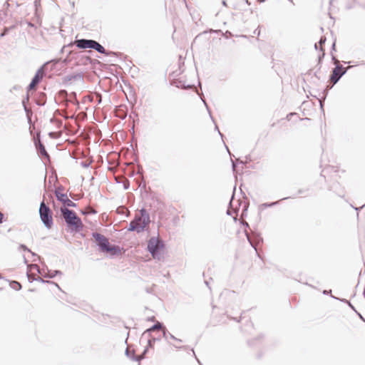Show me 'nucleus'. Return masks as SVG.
Returning a JSON list of instances; mask_svg holds the SVG:
<instances>
[{"label": "nucleus", "mask_w": 365, "mask_h": 365, "mask_svg": "<svg viewBox=\"0 0 365 365\" xmlns=\"http://www.w3.org/2000/svg\"><path fill=\"white\" fill-rule=\"evenodd\" d=\"M165 244L157 237H151L148 241L147 250L154 259H160Z\"/></svg>", "instance_id": "7ed1b4c3"}, {"label": "nucleus", "mask_w": 365, "mask_h": 365, "mask_svg": "<svg viewBox=\"0 0 365 365\" xmlns=\"http://www.w3.org/2000/svg\"><path fill=\"white\" fill-rule=\"evenodd\" d=\"M96 211L94 210V209H91L89 208V210L88 211H86V210H82L81 211V213L84 215H94V214H96Z\"/></svg>", "instance_id": "cd10ccee"}, {"label": "nucleus", "mask_w": 365, "mask_h": 365, "mask_svg": "<svg viewBox=\"0 0 365 365\" xmlns=\"http://www.w3.org/2000/svg\"><path fill=\"white\" fill-rule=\"evenodd\" d=\"M234 199V194L232 195V197H231V200L229 202V207H228V209L227 210V215H232V211L230 210V207H232V200Z\"/></svg>", "instance_id": "7c9ffc66"}, {"label": "nucleus", "mask_w": 365, "mask_h": 365, "mask_svg": "<svg viewBox=\"0 0 365 365\" xmlns=\"http://www.w3.org/2000/svg\"><path fill=\"white\" fill-rule=\"evenodd\" d=\"M63 187L59 186L58 189L55 190V196L58 201L63 203V206L68 208V207H76L77 204L71 201L68 199L67 195L66 193L60 192V190H63Z\"/></svg>", "instance_id": "0eeeda50"}, {"label": "nucleus", "mask_w": 365, "mask_h": 365, "mask_svg": "<svg viewBox=\"0 0 365 365\" xmlns=\"http://www.w3.org/2000/svg\"><path fill=\"white\" fill-rule=\"evenodd\" d=\"M364 207H365V204H364V205H362L361 207H354V209H355L356 210L359 211L360 209H362Z\"/></svg>", "instance_id": "13d9d810"}, {"label": "nucleus", "mask_w": 365, "mask_h": 365, "mask_svg": "<svg viewBox=\"0 0 365 365\" xmlns=\"http://www.w3.org/2000/svg\"><path fill=\"white\" fill-rule=\"evenodd\" d=\"M34 266L36 267L37 272L39 274H42V270L36 264H34Z\"/></svg>", "instance_id": "a18cd8bd"}, {"label": "nucleus", "mask_w": 365, "mask_h": 365, "mask_svg": "<svg viewBox=\"0 0 365 365\" xmlns=\"http://www.w3.org/2000/svg\"><path fill=\"white\" fill-rule=\"evenodd\" d=\"M26 276H27V278H28V280L29 282H32L34 281H37V282H40L41 283L52 284H54L56 287H57L59 289H61L60 287L58 286V284L53 281L45 280L39 277H31V276L29 272H26Z\"/></svg>", "instance_id": "dca6fc26"}, {"label": "nucleus", "mask_w": 365, "mask_h": 365, "mask_svg": "<svg viewBox=\"0 0 365 365\" xmlns=\"http://www.w3.org/2000/svg\"><path fill=\"white\" fill-rule=\"evenodd\" d=\"M279 201H275V202H264V203H262L259 205V209H265V208H267V207H274L276 205H277L279 203Z\"/></svg>", "instance_id": "5701e85b"}, {"label": "nucleus", "mask_w": 365, "mask_h": 365, "mask_svg": "<svg viewBox=\"0 0 365 365\" xmlns=\"http://www.w3.org/2000/svg\"><path fill=\"white\" fill-rule=\"evenodd\" d=\"M331 50V52L333 51H336V43H335V41L332 43Z\"/></svg>", "instance_id": "8fccbe9b"}, {"label": "nucleus", "mask_w": 365, "mask_h": 365, "mask_svg": "<svg viewBox=\"0 0 365 365\" xmlns=\"http://www.w3.org/2000/svg\"><path fill=\"white\" fill-rule=\"evenodd\" d=\"M149 349L150 348L148 346H145L143 351L139 356H137V355H135V353H133L132 356H131V360L139 362L140 360L145 359Z\"/></svg>", "instance_id": "a211bd4d"}, {"label": "nucleus", "mask_w": 365, "mask_h": 365, "mask_svg": "<svg viewBox=\"0 0 365 365\" xmlns=\"http://www.w3.org/2000/svg\"><path fill=\"white\" fill-rule=\"evenodd\" d=\"M314 48H315L316 50H317V49H318V46H317V43H315V44H314Z\"/></svg>", "instance_id": "338daca9"}, {"label": "nucleus", "mask_w": 365, "mask_h": 365, "mask_svg": "<svg viewBox=\"0 0 365 365\" xmlns=\"http://www.w3.org/2000/svg\"><path fill=\"white\" fill-rule=\"evenodd\" d=\"M176 86H177V87H180V88H190V85L185 86V85H184V84H183V85H180H180H177Z\"/></svg>", "instance_id": "49530a36"}, {"label": "nucleus", "mask_w": 365, "mask_h": 365, "mask_svg": "<svg viewBox=\"0 0 365 365\" xmlns=\"http://www.w3.org/2000/svg\"><path fill=\"white\" fill-rule=\"evenodd\" d=\"M348 68H344L339 63H336V66L332 68L331 74L329 76V81L336 84L339 81L341 78L346 74Z\"/></svg>", "instance_id": "423d86ee"}, {"label": "nucleus", "mask_w": 365, "mask_h": 365, "mask_svg": "<svg viewBox=\"0 0 365 365\" xmlns=\"http://www.w3.org/2000/svg\"><path fill=\"white\" fill-rule=\"evenodd\" d=\"M20 248L22 249L24 251L31 252L30 250L25 245L21 244L20 245Z\"/></svg>", "instance_id": "58836bf2"}, {"label": "nucleus", "mask_w": 365, "mask_h": 365, "mask_svg": "<svg viewBox=\"0 0 365 365\" xmlns=\"http://www.w3.org/2000/svg\"><path fill=\"white\" fill-rule=\"evenodd\" d=\"M191 351H192V354H193V356H194L195 357V359H197V362H198L199 364H200V361L198 360V359L197 358V356H196V355H195V351H194L193 348H192V349H191Z\"/></svg>", "instance_id": "603ef678"}, {"label": "nucleus", "mask_w": 365, "mask_h": 365, "mask_svg": "<svg viewBox=\"0 0 365 365\" xmlns=\"http://www.w3.org/2000/svg\"><path fill=\"white\" fill-rule=\"evenodd\" d=\"M23 107H24V111H25V113L26 114V117L28 118V120L29 122L31 120V115H32V111L31 110L30 108H29L27 107L26 105H24Z\"/></svg>", "instance_id": "a878e982"}, {"label": "nucleus", "mask_w": 365, "mask_h": 365, "mask_svg": "<svg viewBox=\"0 0 365 365\" xmlns=\"http://www.w3.org/2000/svg\"><path fill=\"white\" fill-rule=\"evenodd\" d=\"M91 161H82L81 162L80 165L83 167V168H88L90 167L91 164Z\"/></svg>", "instance_id": "c756f323"}, {"label": "nucleus", "mask_w": 365, "mask_h": 365, "mask_svg": "<svg viewBox=\"0 0 365 365\" xmlns=\"http://www.w3.org/2000/svg\"><path fill=\"white\" fill-rule=\"evenodd\" d=\"M50 121H51V123L57 122V123H58V127H60V126L61 125V124H62V121H61V120H57V119H56V118H53V117L51 118Z\"/></svg>", "instance_id": "c9c22d12"}, {"label": "nucleus", "mask_w": 365, "mask_h": 365, "mask_svg": "<svg viewBox=\"0 0 365 365\" xmlns=\"http://www.w3.org/2000/svg\"><path fill=\"white\" fill-rule=\"evenodd\" d=\"M55 135H56V133L54 132H50L48 133L49 137L53 138H56Z\"/></svg>", "instance_id": "3c124183"}, {"label": "nucleus", "mask_w": 365, "mask_h": 365, "mask_svg": "<svg viewBox=\"0 0 365 365\" xmlns=\"http://www.w3.org/2000/svg\"><path fill=\"white\" fill-rule=\"evenodd\" d=\"M322 293H323V294H324V295H327V294H330V296H331V295H332V294H331V289H329V290H326V289H325V290H324V291L322 292Z\"/></svg>", "instance_id": "a19ab883"}, {"label": "nucleus", "mask_w": 365, "mask_h": 365, "mask_svg": "<svg viewBox=\"0 0 365 365\" xmlns=\"http://www.w3.org/2000/svg\"><path fill=\"white\" fill-rule=\"evenodd\" d=\"M242 225H243L245 227H246V228H250V225H249L248 222H242Z\"/></svg>", "instance_id": "09e8293b"}, {"label": "nucleus", "mask_w": 365, "mask_h": 365, "mask_svg": "<svg viewBox=\"0 0 365 365\" xmlns=\"http://www.w3.org/2000/svg\"><path fill=\"white\" fill-rule=\"evenodd\" d=\"M232 161V170H235L236 167H237V163L234 160H231Z\"/></svg>", "instance_id": "c03bdc74"}, {"label": "nucleus", "mask_w": 365, "mask_h": 365, "mask_svg": "<svg viewBox=\"0 0 365 365\" xmlns=\"http://www.w3.org/2000/svg\"><path fill=\"white\" fill-rule=\"evenodd\" d=\"M321 51H322V55L319 56V61L320 62L322 61V59L324 58L325 53H324V50L323 48H321Z\"/></svg>", "instance_id": "ea45409f"}, {"label": "nucleus", "mask_w": 365, "mask_h": 365, "mask_svg": "<svg viewBox=\"0 0 365 365\" xmlns=\"http://www.w3.org/2000/svg\"><path fill=\"white\" fill-rule=\"evenodd\" d=\"M326 37L325 36H322L319 41V44L322 46L326 42Z\"/></svg>", "instance_id": "e433bc0d"}, {"label": "nucleus", "mask_w": 365, "mask_h": 365, "mask_svg": "<svg viewBox=\"0 0 365 365\" xmlns=\"http://www.w3.org/2000/svg\"><path fill=\"white\" fill-rule=\"evenodd\" d=\"M297 195H303L304 197L309 196L310 195L309 194V188H301V189H299L297 192Z\"/></svg>", "instance_id": "393cba45"}, {"label": "nucleus", "mask_w": 365, "mask_h": 365, "mask_svg": "<svg viewBox=\"0 0 365 365\" xmlns=\"http://www.w3.org/2000/svg\"><path fill=\"white\" fill-rule=\"evenodd\" d=\"M4 219V215L0 212V224L2 223Z\"/></svg>", "instance_id": "5fc2aeb1"}, {"label": "nucleus", "mask_w": 365, "mask_h": 365, "mask_svg": "<svg viewBox=\"0 0 365 365\" xmlns=\"http://www.w3.org/2000/svg\"><path fill=\"white\" fill-rule=\"evenodd\" d=\"M165 326L162 322H160L157 321L153 326H151L150 328L147 329L143 334V336H144L146 334H150L152 331H154L157 329H163Z\"/></svg>", "instance_id": "f3484780"}, {"label": "nucleus", "mask_w": 365, "mask_h": 365, "mask_svg": "<svg viewBox=\"0 0 365 365\" xmlns=\"http://www.w3.org/2000/svg\"><path fill=\"white\" fill-rule=\"evenodd\" d=\"M331 60L335 66H336V63H339V61L337 60L336 57L335 56H334L332 53H331Z\"/></svg>", "instance_id": "4c0bfd02"}, {"label": "nucleus", "mask_w": 365, "mask_h": 365, "mask_svg": "<svg viewBox=\"0 0 365 365\" xmlns=\"http://www.w3.org/2000/svg\"><path fill=\"white\" fill-rule=\"evenodd\" d=\"M29 101V95L27 93L26 97L22 100V105H23V106L24 105H26L28 103Z\"/></svg>", "instance_id": "f704fd0d"}, {"label": "nucleus", "mask_w": 365, "mask_h": 365, "mask_svg": "<svg viewBox=\"0 0 365 365\" xmlns=\"http://www.w3.org/2000/svg\"><path fill=\"white\" fill-rule=\"evenodd\" d=\"M205 284L207 285V287L210 289V287L209 285V281L205 280Z\"/></svg>", "instance_id": "4d7b16f0"}, {"label": "nucleus", "mask_w": 365, "mask_h": 365, "mask_svg": "<svg viewBox=\"0 0 365 365\" xmlns=\"http://www.w3.org/2000/svg\"><path fill=\"white\" fill-rule=\"evenodd\" d=\"M91 49L96 50L97 52L104 54L107 56H118V53L107 51L101 44H100L98 41H93V47Z\"/></svg>", "instance_id": "9d476101"}, {"label": "nucleus", "mask_w": 365, "mask_h": 365, "mask_svg": "<svg viewBox=\"0 0 365 365\" xmlns=\"http://www.w3.org/2000/svg\"><path fill=\"white\" fill-rule=\"evenodd\" d=\"M245 234L247 239V241L249 242L252 247H253L254 250L256 251L257 256L259 257V253L257 252V246L263 242V238L261 237L260 233L253 232L252 236L250 237L248 232L247 230H245Z\"/></svg>", "instance_id": "1a4fd4ad"}, {"label": "nucleus", "mask_w": 365, "mask_h": 365, "mask_svg": "<svg viewBox=\"0 0 365 365\" xmlns=\"http://www.w3.org/2000/svg\"><path fill=\"white\" fill-rule=\"evenodd\" d=\"M34 145H35V147H36V149L37 150V153L39 155L43 157V158H46L47 159L49 158V155L48 153H47L46 148H45V146L41 142L40 140H35L34 141Z\"/></svg>", "instance_id": "ddd939ff"}, {"label": "nucleus", "mask_w": 365, "mask_h": 365, "mask_svg": "<svg viewBox=\"0 0 365 365\" xmlns=\"http://www.w3.org/2000/svg\"><path fill=\"white\" fill-rule=\"evenodd\" d=\"M149 321L154 322L155 320V317H151L148 319Z\"/></svg>", "instance_id": "bf43d9fd"}, {"label": "nucleus", "mask_w": 365, "mask_h": 365, "mask_svg": "<svg viewBox=\"0 0 365 365\" xmlns=\"http://www.w3.org/2000/svg\"><path fill=\"white\" fill-rule=\"evenodd\" d=\"M39 215L42 223L47 229H51L53 225V213L50 207L42 201L39 206Z\"/></svg>", "instance_id": "20e7f679"}, {"label": "nucleus", "mask_w": 365, "mask_h": 365, "mask_svg": "<svg viewBox=\"0 0 365 365\" xmlns=\"http://www.w3.org/2000/svg\"><path fill=\"white\" fill-rule=\"evenodd\" d=\"M246 159L249 160H251L250 155L246 156Z\"/></svg>", "instance_id": "0e129e2a"}, {"label": "nucleus", "mask_w": 365, "mask_h": 365, "mask_svg": "<svg viewBox=\"0 0 365 365\" xmlns=\"http://www.w3.org/2000/svg\"><path fill=\"white\" fill-rule=\"evenodd\" d=\"M248 344H249L250 345H254V340L248 341Z\"/></svg>", "instance_id": "680f3d73"}, {"label": "nucleus", "mask_w": 365, "mask_h": 365, "mask_svg": "<svg viewBox=\"0 0 365 365\" xmlns=\"http://www.w3.org/2000/svg\"><path fill=\"white\" fill-rule=\"evenodd\" d=\"M331 298L334 299H336V300H339L341 302H344V303H346L347 304V306H349L351 309H353L354 311H356V309L355 307L352 305V304L348 301L347 299H343V298H339V297H334L333 295L331 296Z\"/></svg>", "instance_id": "4be33fe9"}, {"label": "nucleus", "mask_w": 365, "mask_h": 365, "mask_svg": "<svg viewBox=\"0 0 365 365\" xmlns=\"http://www.w3.org/2000/svg\"><path fill=\"white\" fill-rule=\"evenodd\" d=\"M46 103V94L45 93H40L39 97L36 100V103L38 106H43Z\"/></svg>", "instance_id": "6ab92c4d"}, {"label": "nucleus", "mask_w": 365, "mask_h": 365, "mask_svg": "<svg viewBox=\"0 0 365 365\" xmlns=\"http://www.w3.org/2000/svg\"><path fill=\"white\" fill-rule=\"evenodd\" d=\"M354 312L357 314V315H358L361 319H363V317H362V315H361L360 313H359L356 310V311H354Z\"/></svg>", "instance_id": "052dcab7"}, {"label": "nucleus", "mask_w": 365, "mask_h": 365, "mask_svg": "<svg viewBox=\"0 0 365 365\" xmlns=\"http://www.w3.org/2000/svg\"><path fill=\"white\" fill-rule=\"evenodd\" d=\"M9 285L12 289L16 291H19L22 288L21 283L17 281H11Z\"/></svg>", "instance_id": "b1692460"}, {"label": "nucleus", "mask_w": 365, "mask_h": 365, "mask_svg": "<svg viewBox=\"0 0 365 365\" xmlns=\"http://www.w3.org/2000/svg\"><path fill=\"white\" fill-rule=\"evenodd\" d=\"M168 336L175 341H180V342L182 341L181 339L176 338L174 335L170 334L165 327H164L163 329V337L164 339H167Z\"/></svg>", "instance_id": "aec40b11"}, {"label": "nucleus", "mask_w": 365, "mask_h": 365, "mask_svg": "<svg viewBox=\"0 0 365 365\" xmlns=\"http://www.w3.org/2000/svg\"><path fill=\"white\" fill-rule=\"evenodd\" d=\"M177 349H183V350H187L189 346H175Z\"/></svg>", "instance_id": "37998d69"}, {"label": "nucleus", "mask_w": 365, "mask_h": 365, "mask_svg": "<svg viewBox=\"0 0 365 365\" xmlns=\"http://www.w3.org/2000/svg\"><path fill=\"white\" fill-rule=\"evenodd\" d=\"M329 190L335 192L339 197H344L345 195V191L343 187H341L340 184L338 182H334L330 187Z\"/></svg>", "instance_id": "4468645a"}, {"label": "nucleus", "mask_w": 365, "mask_h": 365, "mask_svg": "<svg viewBox=\"0 0 365 365\" xmlns=\"http://www.w3.org/2000/svg\"><path fill=\"white\" fill-rule=\"evenodd\" d=\"M158 340H160L159 338H154V337H153L151 339H148V345L147 346L149 348L152 349V348L154 347V344H155V341H158Z\"/></svg>", "instance_id": "bb28decb"}, {"label": "nucleus", "mask_w": 365, "mask_h": 365, "mask_svg": "<svg viewBox=\"0 0 365 365\" xmlns=\"http://www.w3.org/2000/svg\"><path fill=\"white\" fill-rule=\"evenodd\" d=\"M128 187H129L128 185H124V188H125V190L128 189Z\"/></svg>", "instance_id": "774afa93"}, {"label": "nucleus", "mask_w": 365, "mask_h": 365, "mask_svg": "<svg viewBox=\"0 0 365 365\" xmlns=\"http://www.w3.org/2000/svg\"><path fill=\"white\" fill-rule=\"evenodd\" d=\"M92 237L96 241V246L98 247V250L101 252H104L108 246H110V242L104 235H101L98 232H93Z\"/></svg>", "instance_id": "6e6552de"}, {"label": "nucleus", "mask_w": 365, "mask_h": 365, "mask_svg": "<svg viewBox=\"0 0 365 365\" xmlns=\"http://www.w3.org/2000/svg\"><path fill=\"white\" fill-rule=\"evenodd\" d=\"M253 34H254L255 35L259 36V34H260V31H259V29H256L254 31Z\"/></svg>", "instance_id": "de8ad7c7"}, {"label": "nucleus", "mask_w": 365, "mask_h": 365, "mask_svg": "<svg viewBox=\"0 0 365 365\" xmlns=\"http://www.w3.org/2000/svg\"><path fill=\"white\" fill-rule=\"evenodd\" d=\"M333 169H334V168L330 165L327 166L324 169H323L322 170L321 175L324 176L325 173H328V172H329V170H332Z\"/></svg>", "instance_id": "c85d7f7f"}, {"label": "nucleus", "mask_w": 365, "mask_h": 365, "mask_svg": "<svg viewBox=\"0 0 365 365\" xmlns=\"http://www.w3.org/2000/svg\"><path fill=\"white\" fill-rule=\"evenodd\" d=\"M202 101H203V103H204L205 106H206L207 110H208V113H209V114H210V117H212V115H211V113H210V108H209V107H208V106H207V104L206 101H205V100H202ZM211 118L212 119V118Z\"/></svg>", "instance_id": "79ce46f5"}, {"label": "nucleus", "mask_w": 365, "mask_h": 365, "mask_svg": "<svg viewBox=\"0 0 365 365\" xmlns=\"http://www.w3.org/2000/svg\"><path fill=\"white\" fill-rule=\"evenodd\" d=\"M265 1H266V0H257V1H258V2H259V3H263V2H264Z\"/></svg>", "instance_id": "69168bd1"}, {"label": "nucleus", "mask_w": 365, "mask_h": 365, "mask_svg": "<svg viewBox=\"0 0 365 365\" xmlns=\"http://www.w3.org/2000/svg\"><path fill=\"white\" fill-rule=\"evenodd\" d=\"M222 36L226 38H228L233 36V34L230 31H226L225 32L222 33Z\"/></svg>", "instance_id": "2f4dec72"}, {"label": "nucleus", "mask_w": 365, "mask_h": 365, "mask_svg": "<svg viewBox=\"0 0 365 365\" xmlns=\"http://www.w3.org/2000/svg\"><path fill=\"white\" fill-rule=\"evenodd\" d=\"M103 253H108L110 256L114 257L121 253V249L118 245L110 244Z\"/></svg>", "instance_id": "2eb2a0df"}, {"label": "nucleus", "mask_w": 365, "mask_h": 365, "mask_svg": "<svg viewBox=\"0 0 365 365\" xmlns=\"http://www.w3.org/2000/svg\"><path fill=\"white\" fill-rule=\"evenodd\" d=\"M150 223V215L145 208L140 210V214L135 215L134 218L130 222L128 230L130 232H136L141 233L148 230Z\"/></svg>", "instance_id": "f03ea898"}, {"label": "nucleus", "mask_w": 365, "mask_h": 365, "mask_svg": "<svg viewBox=\"0 0 365 365\" xmlns=\"http://www.w3.org/2000/svg\"><path fill=\"white\" fill-rule=\"evenodd\" d=\"M61 274H62V272L60 270H53H53L48 269L47 274L44 275V277L52 279V278H54L57 275H61Z\"/></svg>", "instance_id": "412c9836"}, {"label": "nucleus", "mask_w": 365, "mask_h": 365, "mask_svg": "<svg viewBox=\"0 0 365 365\" xmlns=\"http://www.w3.org/2000/svg\"><path fill=\"white\" fill-rule=\"evenodd\" d=\"M222 5H224V6H227V3H226V1H225V0H223V1H222Z\"/></svg>", "instance_id": "e2e57ef3"}, {"label": "nucleus", "mask_w": 365, "mask_h": 365, "mask_svg": "<svg viewBox=\"0 0 365 365\" xmlns=\"http://www.w3.org/2000/svg\"><path fill=\"white\" fill-rule=\"evenodd\" d=\"M207 32H209V33H211V34H220L222 35V33L223 32L222 30H220V29H217V30H214V29H210L208 31H205V33H207Z\"/></svg>", "instance_id": "72a5a7b5"}, {"label": "nucleus", "mask_w": 365, "mask_h": 365, "mask_svg": "<svg viewBox=\"0 0 365 365\" xmlns=\"http://www.w3.org/2000/svg\"><path fill=\"white\" fill-rule=\"evenodd\" d=\"M215 130H218V133L220 134V135L222 138L223 137V135L220 133V131L219 130V128L217 127V125H215Z\"/></svg>", "instance_id": "6e6d98bb"}, {"label": "nucleus", "mask_w": 365, "mask_h": 365, "mask_svg": "<svg viewBox=\"0 0 365 365\" xmlns=\"http://www.w3.org/2000/svg\"><path fill=\"white\" fill-rule=\"evenodd\" d=\"M295 114H296V113H289V114L287 115V120H289V119H290L289 118H291V116H292V115H295Z\"/></svg>", "instance_id": "864d4df0"}, {"label": "nucleus", "mask_w": 365, "mask_h": 365, "mask_svg": "<svg viewBox=\"0 0 365 365\" xmlns=\"http://www.w3.org/2000/svg\"><path fill=\"white\" fill-rule=\"evenodd\" d=\"M51 61L44 63L36 72L34 76L32 78L30 83L26 87V91L29 92L31 90L35 89L38 84L41 83L43 78L46 75V66Z\"/></svg>", "instance_id": "39448f33"}, {"label": "nucleus", "mask_w": 365, "mask_h": 365, "mask_svg": "<svg viewBox=\"0 0 365 365\" xmlns=\"http://www.w3.org/2000/svg\"><path fill=\"white\" fill-rule=\"evenodd\" d=\"M60 212L61 217L65 221L68 232L77 233L83 230L82 220L74 210L61 206Z\"/></svg>", "instance_id": "f257e3e1"}, {"label": "nucleus", "mask_w": 365, "mask_h": 365, "mask_svg": "<svg viewBox=\"0 0 365 365\" xmlns=\"http://www.w3.org/2000/svg\"><path fill=\"white\" fill-rule=\"evenodd\" d=\"M135 353L134 351H130L128 349H125V354L127 357L130 358L131 359L132 354Z\"/></svg>", "instance_id": "473e14b6"}, {"label": "nucleus", "mask_w": 365, "mask_h": 365, "mask_svg": "<svg viewBox=\"0 0 365 365\" xmlns=\"http://www.w3.org/2000/svg\"><path fill=\"white\" fill-rule=\"evenodd\" d=\"M83 81V75L82 73H77L76 74L67 75L63 77V84L66 86H68L71 83V81Z\"/></svg>", "instance_id": "f8f14e48"}, {"label": "nucleus", "mask_w": 365, "mask_h": 365, "mask_svg": "<svg viewBox=\"0 0 365 365\" xmlns=\"http://www.w3.org/2000/svg\"><path fill=\"white\" fill-rule=\"evenodd\" d=\"M93 41V39L81 38L76 40L74 43L78 48H92Z\"/></svg>", "instance_id": "9b49d317"}]
</instances>
